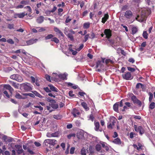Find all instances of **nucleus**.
Here are the masks:
<instances>
[{
  "mask_svg": "<svg viewBox=\"0 0 155 155\" xmlns=\"http://www.w3.org/2000/svg\"><path fill=\"white\" fill-rule=\"evenodd\" d=\"M151 10L150 8H144L142 9L141 13L140 15H138L136 19L140 22H143L146 20L147 16L151 13Z\"/></svg>",
  "mask_w": 155,
  "mask_h": 155,
  "instance_id": "1",
  "label": "nucleus"
},
{
  "mask_svg": "<svg viewBox=\"0 0 155 155\" xmlns=\"http://www.w3.org/2000/svg\"><path fill=\"white\" fill-rule=\"evenodd\" d=\"M68 74L66 73H64L61 74L59 72L58 73H53L52 78L54 79L55 81H58L59 79L60 80H66L67 79Z\"/></svg>",
  "mask_w": 155,
  "mask_h": 155,
  "instance_id": "2",
  "label": "nucleus"
},
{
  "mask_svg": "<svg viewBox=\"0 0 155 155\" xmlns=\"http://www.w3.org/2000/svg\"><path fill=\"white\" fill-rule=\"evenodd\" d=\"M21 89L25 91H31L32 90V86L30 83H25L20 84Z\"/></svg>",
  "mask_w": 155,
  "mask_h": 155,
  "instance_id": "3",
  "label": "nucleus"
},
{
  "mask_svg": "<svg viewBox=\"0 0 155 155\" xmlns=\"http://www.w3.org/2000/svg\"><path fill=\"white\" fill-rule=\"evenodd\" d=\"M105 59H103L102 61H98L96 63V68H98L96 71L100 72L101 69H104V66L103 65V64L104 62Z\"/></svg>",
  "mask_w": 155,
  "mask_h": 155,
  "instance_id": "4",
  "label": "nucleus"
},
{
  "mask_svg": "<svg viewBox=\"0 0 155 155\" xmlns=\"http://www.w3.org/2000/svg\"><path fill=\"white\" fill-rule=\"evenodd\" d=\"M117 120L116 118L114 117H111L110 118V122L108 123L107 128L110 129H111L115 125V123Z\"/></svg>",
  "mask_w": 155,
  "mask_h": 155,
  "instance_id": "5",
  "label": "nucleus"
},
{
  "mask_svg": "<svg viewBox=\"0 0 155 155\" xmlns=\"http://www.w3.org/2000/svg\"><path fill=\"white\" fill-rule=\"evenodd\" d=\"M11 79L19 82H21L23 81L22 78L18 74H14L10 76Z\"/></svg>",
  "mask_w": 155,
  "mask_h": 155,
  "instance_id": "6",
  "label": "nucleus"
},
{
  "mask_svg": "<svg viewBox=\"0 0 155 155\" xmlns=\"http://www.w3.org/2000/svg\"><path fill=\"white\" fill-rule=\"evenodd\" d=\"M122 77L123 79L127 80H129L132 79L133 76L131 75V74L130 72H127L125 74L122 75Z\"/></svg>",
  "mask_w": 155,
  "mask_h": 155,
  "instance_id": "7",
  "label": "nucleus"
},
{
  "mask_svg": "<svg viewBox=\"0 0 155 155\" xmlns=\"http://www.w3.org/2000/svg\"><path fill=\"white\" fill-rule=\"evenodd\" d=\"M134 127L135 130L137 132H139L140 135H142L144 133V129L141 126L134 125Z\"/></svg>",
  "mask_w": 155,
  "mask_h": 155,
  "instance_id": "8",
  "label": "nucleus"
},
{
  "mask_svg": "<svg viewBox=\"0 0 155 155\" xmlns=\"http://www.w3.org/2000/svg\"><path fill=\"white\" fill-rule=\"evenodd\" d=\"M124 16L127 19H130L133 16L132 13L130 10H128L125 12Z\"/></svg>",
  "mask_w": 155,
  "mask_h": 155,
  "instance_id": "9",
  "label": "nucleus"
},
{
  "mask_svg": "<svg viewBox=\"0 0 155 155\" xmlns=\"http://www.w3.org/2000/svg\"><path fill=\"white\" fill-rule=\"evenodd\" d=\"M38 39H32L26 41V44H25L24 45H32L35 43H36L38 41Z\"/></svg>",
  "mask_w": 155,
  "mask_h": 155,
  "instance_id": "10",
  "label": "nucleus"
},
{
  "mask_svg": "<svg viewBox=\"0 0 155 155\" xmlns=\"http://www.w3.org/2000/svg\"><path fill=\"white\" fill-rule=\"evenodd\" d=\"M2 136V139L6 143H7L8 142H10L12 141L13 139L12 138L8 137L3 134Z\"/></svg>",
  "mask_w": 155,
  "mask_h": 155,
  "instance_id": "11",
  "label": "nucleus"
},
{
  "mask_svg": "<svg viewBox=\"0 0 155 155\" xmlns=\"http://www.w3.org/2000/svg\"><path fill=\"white\" fill-rule=\"evenodd\" d=\"M84 132L83 130H79L77 133L76 136L79 139H81L84 137Z\"/></svg>",
  "mask_w": 155,
  "mask_h": 155,
  "instance_id": "12",
  "label": "nucleus"
},
{
  "mask_svg": "<svg viewBox=\"0 0 155 155\" xmlns=\"http://www.w3.org/2000/svg\"><path fill=\"white\" fill-rule=\"evenodd\" d=\"M131 99L134 103L137 104L139 106H141V101L138 100L135 96L133 95L131 97Z\"/></svg>",
  "mask_w": 155,
  "mask_h": 155,
  "instance_id": "13",
  "label": "nucleus"
},
{
  "mask_svg": "<svg viewBox=\"0 0 155 155\" xmlns=\"http://www.w3.org/2000/svg\"><path fill=\"white\" fill-rule=\"evenodd\" d=\"M15 147L17 149V153L19 154L21 153L23 151L22 149V146L19 145H15Z\"/></svg>",
  "mask_w": 155,
  "mask_h": 155,
  "instance_id": "14",
  "label": "nucleus"
},
{
  "mask_svg": "<svg viewBox=\"0 0 155 155\" xmlns=\"http://www.w3.org/2000/svg\"><path fill=\"white\" fill-rule=\"evenodd\" d=\"M94 124L95 126L94 130L95 131H99L101 132L102 131V129L101 128H100V124L98 122H94Z\"/></svg>",
  "mask_w": 155,
  "mask_h": 155,
  "instance_id": "15",
  "label": "nucleus"
},
{
  "mask_svg": "<svg viewBox=\"0 0 155 155\" xmlns=\"http://www.w3.org/2000/svg\"><path fill=\"white\" fill-rule=\"evenodd\" d=\"M104 33L107 38H110L111 36V31L110 29H105L104 31Z\"/></svg>",
  "mask_w": 155,
  "mask_h": 155,
  "instance_id": "16",
  "label": "nucleus"
},
{
  "mask_svg": "<svg viewBox=\"0 0 155 155\" xmlns=\"http://www.w3.org/2000/svg\"><path fill=\"white\" fill-rule=\"evenodd\" d=\"M104 62L107 65H110L114 63V60L113 59H106L105 61H104Z\"/></svg>",
  "mask_w": 155,
  "mask_h": 155,
  "instance_id": "17",
  "label": "nucleus"
},
{
  "mask_svg": "<svg viewBox=\"0 0 155 155\" xmlns=\"http://www.w3.org/2000/svg\"><path fill=\"white\" fill-rule=\"evenodd\" d=\"M72 114L74 117H78L80 115V113L79 112L78 110L75 109H73Z\"/></svg>",
  "mask_w": 155,
  "mask_h": 155,
  "instance_id": "18",
  "label": "nucleus"
},
{
  "mask_svg": "<svg viewBox=\"0 0 155 155\" xmlns=\"http://www.w3.org/2000/svg\"><path fill=\"white\" fill-rule=\"evenodd\" d=\"M10 83L16 89H19L20 87V85L18 83H17L14 81H9Z\"/></svg>",
  "mask_w": 155,
  "mask_h": 155,
  "instance_id": "19",
  "label": "nucleus"
},
{
  "mask_svg": "<svg viewBox=\"0 0 155 155\" xmlns=\"http://www.w3.org/2000/svg\"><path fill=\"white\" fill-rule=\"evenodd\" d=\"M133 146L135 149H136L139 151L140 150H142L143 146L140 143H138L137 145L134 144Z\"/></svg>",
  "mask_w": 155,
  "mask_h": 155,
  "instance_id": "20",
  "label": "nucleus"
},
{
  "mask_svg": "<svg viewBox=\"0 0 155 155\" xmlns=\"http://www.w3.org/2000/svg\"><path fill=\"white\" fill-rule=\"evenodd\" d=\"M87 152L89 153V155H94L95 152V150L94 148L91 146L89 148V150L87 151Z\"/></svg>",
  "mask_w": 155,
  "mask_h": 155,
  "instance_id": "21",
  "label": "nucleus"
},
{
  "mask_svg": "<svg viewBox=\"0 0 155 155\" xmlns=\"http://www.w3.org/2000/svg\"><path fill=\"white\" fill-rule=\"evenodd\" d=\"M27 13L25 14V12L17 14L15 15V18H17V17H18L19 18H22L25 16V15H27Z\"/></svg>",
  "mask_w": 155,
  "mask_h": 155,
  "instance_id": "22",
  "label": "nucleus"
},
{
  "mask_svg": "<svg viewBox=\"0 0 155 155\" xmlns=\"http://www.w3.org/2000/svg\"><path fill=\"white\" fill-rule=\"evenodd\" d=\"M54 31L57 34H59L62 36L64 37V35L63 33L57 27H54Z\"/></svg>",
  "mask_w": 155,
  "mask_h": 155,
  "instance_id": "23",
  "label": "nucleus"
},
{
  "mask_svg": "<svg viewBox=\"0 0 155 155\" xmlns=\"http://www.w3.org/2000/svg\"><path fill=\"white\" fill-rule=\"evenodd\" d=\"M44 17L41 16L38 17L36 19V21L38 23L41 24L44 21Z\"/></svg>",
  "mask_w": 155,
  "mask_h": 155,
  "instance_id": "24",
  "label": "nucleus"
},
{
  "mask_svg": "<svg viewBox=\"0 0 155 155\" xmlns=\"http://www.w3.org/2000/svg\"><path fill=\"white\" fill-rule=\"evenodd\" d=\"M15 97L18 99H25V96H23L22 95H22H20L18 93H16L15 95Z\"/></svg>",
  "mask_w": 155,
  "mask_h": 155,
  "instance_id": "25",
  "label": "nucleus"
},
{
  "mask_svg": "<svg viewBox=\"0 0 155 155\" xmlns=\"http://www.w3.org/2000/svg\"><path fill=\"white\" fill-rule=\"evenodd\" d=\"M49 105L54 110L56 109L58 107V105L55 103L49 104Z\"/></svg>",
  "mask_w": 155,
  "mask_h": 155,
  "instance_id": "26",
  "label": "nucleus"
},
{
  "mask_svg": "<svg viewBox=\"0 0 155 155\" xmlns=\"http://www.w3.org/2000/svg\"><path fill=\"white\" fill-rule=\"evenodd\" d=\"M108 18L109 15L108 14H105L104 17L102 18V22L103 23H104L108 19Z\"/></svg>",
  "mask_w": 155,
  "mask_h": 155,
  "instance_id": "27",
  "label": "nucleus"
},
{
  "mask_svg": "<svg viewBox=\"0 0 155 155\" xmlns=\"http://www.w3.org/2000/svg\"><path fill=\"white\" fill-rule=\"evenodd\" d=\"M119 104L118 103L115 104L113 106V109L114 110L117 112H118V107Z\"/></svg>",
  "mask_w": 155,
  "mask_h": 155,
  "instance_id": "28",
  "label": "nucleus"
},
{
  "mask_svg": "<svg viewBox=\"0 0 155 155\" xmlns=\"http://www.w3.org/2000/svg\"><path fill=\"white\" fill-rule=\"evenodd\" d=\"M113 142L114 143L116 144H120L121 141L120 139L118 138L115 139L113 141Z\"/></svg>",
  "mask_w": 155,
  "mask_h": 155,
  "instance_id": "29",
  "label": "nucleus"
},
{
  "mask_svg": "<svg viewBox=\"0 0 155 155\" xmlns=\"http://www.w3.org/2000/svg\"><path fill=\"white\" fill-rule=\"evenodd\" d=\"M81 105L86 110H89V108L87 107V104L86 103L84 102H81Z\"/></svg>",
  "mask_w": 155,
  "mask_h": 155,
  "instance_id": "30",
  "label": "nucleus"
},
{
  "mask_svg": "<svg viewBox=\"0 0 155 155\" xmlns=\"http://www.w3.org/2000/svg\"><path fill=\"white\" fill-rule=\"evenodd\" d=\"M49 86L50 87V89L53 91L57 92L58 91V89L52 85H50Z\"/></svg>",
  "mask_w": 155,
  "mask_h": 155,
  "instance_id": "31",
  "label": "nucleus"
},
{
  "mask_svg": "<svg viewBox=\"0 0 155 155\" xmlns=\"http://www.w3.org/2000/svg\"><path fill=\"white\" fill-rule=\"evenodd\" d=\"M22 95L23 96H25V98H26V97L28 96H29L31 97H35L34 95L31 93H23L22 94Z\"/></svg>",
  "mask_w": 155,
  "mask_h": 155,
  "instance_id": "32",
  "label": "nucleus"
},
{
  "mask_svg": "<svg viewBox=\"0 0 155 155\" xmlns=\"http://www.w3.org/2000/svg\"><path fill=\"white\" fill-rule=\"evenodd\" d=\"M67 36L69 38L71 41H73L74 40V37L72 34L70 33H68L67 35Z\"/></svg>",
  "mask_w": 155,
  "mask_h": 155,
  "instance_id": "33",
  "label": "nucleus"
},
{
  "mask_svg": "<svg viewBox=\"0 0 155 155\" xmlns=\"http://www.w3.org/2000/svg\"><path fill=\"white\" fill-rule=\"evenodd\" d=\"M50 143L49 144L52 145H54L57 143V141L55 140L49 139Z\"/></svg>",
  "mask_w": 155,
  "mask_h": 155,
  "instance_id": "34",
  "label": "nucleus"
},
{
  "mask_svg": "<svg viewBox=\"0 0 155 155\" xmlns=\"http://www.w3.org/2000/svg\"><path fill=\"white\" fill-rule=\"evenodd\" d=\"M68 85L69 86H71L74 89H76L78 87V86L77 85H74L71 83H68Z\"/></svg>",
  "mask_w": 155,
  "mask_h": 155,
  "instance_id": "35",
  "label": "nucleus"
},
{
  "mask_svg": "<svg viewBox=\"0 0 155 155\" xmlns=\"http://www.w3.org/2000/svg\"><path fill=\"white\" fill-rule=\"evenodd\" d=\"M96 150L97 151H100L101 149V145L99 144H97L95 147Z\"/></svg>",
  "mask_w": 155,
  "mask_h": 155,
  "instance_id": "36",
  "label": "nucleus"
},
{
  "mask_svg": "<svg viewBox=\"0 0 155 155\" xmlns=\"http://www.w3.org/2000/svg\"><path fill=\"white\" fill-rule=\"evenodd\" d=\"M84 46V45L83 44H81L78 48H75V50H76V51H80L83 48Z\"/></svg>",
  "mask_w": 155,
  "mask_h": 155,
  "instance_id": "37",
  "label": "nucleus"
},
{
  "mask_svg": "<svg viewBox=\"0 0 155 155\" xmlns=\"http://www.w3.org/2000/svg\"><path fill=\"white\" fill-rule=\"evenodd\" d=\"M54 37V35L52 34H49L45 37V40H48L50 39H52Z\"/></svg>",
  "mask_w": 155,
  "mask_h": 155,
  "instance_id": "38",
  "label": "nucleus"
},
{
  "mask_svg": "<svg viewBox=\"0 0 155 155\" xmlns=\"http://www.w3.org/2000/svg\"><path fill=\"white\" fill-rule=\"evenodd\" d=\"M101 144L102 145V147L104 148L107 151L108 150V147L106 145V144L105 143H101Z\"/></svg>",
  "mask_w": 155,
  "mask_h": 155,
  "instance_id": "39",
  "label": "nucleus"
},
{
  "mask_svg": "<svg viewBox=\"0 0 155 155\" xmlns=\"http://www.w3.org/2000/svg\"><path fill=\"white\" fill-rule=\"evenodd\" d=\"M47 100L48 102L51 103H56V101L54 100L51 99L49 97L47 98Z\"/></svg>",
  "mask_w": 155,
  "mask_h": 155,
  "instance_id": "40",
  "label": "nucleus"
},
{
  "mask_svg": "<svg viewBox=\"0 0 155 155\" xmlns=\"http://www.w3.org/2000/svg\"><path fill=\"white\" fill-rule=\"evenodd\" d=\"M90 27V23L89 22L84 23L83 25V27L84 28H88Z\"/></svg>",
  "mask_w": 155,
  "mask_h": 155,
  "instance_id": "41",
  "label": "nucleus"
},
{
  "mask_svg": "<svg viewBox=\"0 0 155 155\" xmlns=\"http://www.w3.org/2000/svg\"><path fill=\"white\" fill-rule=\"evenodd\" d=\"M53 117L57 120H59L61 119L62 116L60 114L54 115L53 116Z\"/></svg>",
  "mask_w": 155,
  "mask_h": 155,
  "instance_id": "42",
  "label": "nucleus"
},
{
  "mask_svg": "<svg viewBox=\"0 0 155 155\" xmlns=\"http://www.w3.org/2000/svg\"><path fill=\"white\" fill-rule=\"evenodd\" d=\"M155 107V104L154 102H151L149 105V108L151 109H153Z\"/></svg>",
  "mask_w": 155,
  "mask_h": 155,
  "instance_id": "43",
  "label": "nucleus"
},
{
  "mask_svg": "<svg viewBox=\"0 0 155 155\" xmlns=\"http://www.w3.org/2000/svg\"><path fill=\"white\" fill-rule=\"evenodd\" d=\"M51 41H54L56 43H58L59 42V39L56 37L53 38H52Z\"/></svg>",
  "mask_w": 155,
  "mask_h": 155,
  "instance_id": "44",
  "label": "nucleus"
},
{
  "mask_svg": "<svg viewBox=\"0 0 155 155\" xmlns=\"http://www.w3.org/2000/svg\"><path fill=\"white\" fill-rule=\"evenodd\" d=\"M148 94L149 96V102H151L153 97V94L151 92H149Z\"/></svg>",
  "mask_w": 155,
  "mask_h": 155,
  "instance_id": "45",
  "label": "nucleus"
},
{
  "mask_svg": "<svg viewBox=\"0 0 155 155\" xmlns=\"http://www.w3.org/2000/svg\"><path fill=\"white\" fill-rule=\"evenodd\" d=\"M33 93L36 96L40 98H42V96L40 94L37 92V91H34Z\"/></svg>",
  "mask_w": 155,
  "mask_h": 155,
  "instance_id": "46",
  "label": "nucleus"
},
{
  "mask_svg": "<svg viewBox=\"0 0 155 155\" xmlns=\"http://www.w3.org/2000/svg\"><path fill=\"white\" fill-rule=\"evenodd\" d=\"M81 154L82 155H86V151L84 148H83L81 151Z\"/></svg>",
  "mask_w": 155,
  "mask_h": 155,
  "instance_id": "47",
  "label": "nucleus"
},
{
  "mask_svg": "<svg viewBox=\"0 0 155 155\" xmlns=\"http://www.w3.org/2000/svg\"><path fill=\"white\" fill-rule=\"evenodd\" d=\"M132 32L133 35L135 34L137 31V28L135 27H134L132 28Z\"/></svg>",
  "mask_w": 155,
  "mask_h": 155,
  "instance_id": "48",
  "label": "nucleus"
},
{
  "mask_svg": "<svg viewBox=\"0 0 155 155\" xmlns=\"http://www.w3.org/2000/svg\"><path fill=\"white\" fill-rule=\"evenodd\" d=\"M148 34L146 31H144L143 34V37L146 39L148 38Z\"/></svg>",
  "mask_w": 155,
  "mask_h": 155,
  "instance_id": "49",
  "label": "nucleus"
},
{
  "mask_svg": "<svg viewBox=\"0 0 155 155\" xmlns=\"http://www.w3.org/2000/svg\"><path fill=\"white\" fill-rule=\"evenodd\" d=\"M76 134L74 133H71L70 134L68 135L67 137L68 139H70L72 137H75Z\"/></svg>",
  "mask_w": 155,
  "mask_h": 155,
  "instance_id": "50",
  "label": "nucleus"
},
{
  "mask_svg": "<svg viewBox=\"0 0 155 155\" xmlns=\"http://www.w3.org/2000/svg\"><path fill=\"white\" fill-rule=\"evenodd\" d=\"M59 132L58 131L52 133V137H58L59 135Z\"/></svg>",
  "mask_w": 155,
  "mask_h": 155,
  "instance_id": "51",
  "label": "nucleus"
},
{
  "mask_svg": "<svg viewBox=\"0 0 155 155\" xmlns=\"http://www.w3.org/2000/svg\"><path fill=\"white\" fill-rule=\"evenodd\" d=\"M4 86L0 85V95L4 91Z\"/></svg>",
  "mask_w": 155,
  "mask_h": 155,
  "instance_id": "52",
  "label": "nucleus"
},
{
  "mask_svg": "<svg viewBox=\"0 0 155 155\" xmlns=\"http://www.w3.org/2000/svg\"><path fill=\"white\" fill-rule=\"evenodd\" d=\"M45 77L47 81L49 82L51 81V77L48 74H46Z\"/></svg>",
  "mask_w": 155,
  "mask_h": 155,
  "instance_id": "53",
  "label": "nucleus"
},
{
  "mask_svg": "<svg viewBox=\"0 0 155 155\" xmlns=\"http://www.w3.org/2000/svg\"><path fill=\"white\" fill-rule=\"evenodd\" d=\"M58 15L61 16L62 15V14L61 13V12L63 11V9L62 8H60L58 10Z\"/></svg>",
  "mask_w": 155,
  "mask_h": 155,
  "instance_id": "54",
  "label": "nucleus"
},
{
  "mask_svg": "<svg viewBox=\"0 0 155 155\" xmlns=\"http://www.w3.org/2000/svg\"><path fill=\"white\" fill-rule=\"evenodd\" d=\"M14 143H9L8 144V145L9 146L8 147V149L9 150H11L12 149H13V146H14Z\"/></svg>",
  "mask_w": 155,
  "mask_h": 155,
  "instance_id": "55",
  "label": "nucleus"
},
{
  "mask_svg": "<svg viewBox=\"0 0 155 155\" xmlns=\"http://www.w3.org/2000/svg\"><path fill=\"white\" fill-rule=\"evenodd\" d=\"M84 57L83 56L80 57V58H77V60L78 61H83Z\"/></svg>",
  "mask_w": 155,
  "mask_h": 155,
  "instance_id": "56",
  "label": "nucleus"
},
{
  "mask_svg": "<svg viewBox=\"0 0 155 155\" xmlns=\"http://www.w3.org/2000/svg\"><path fill=\"white\" fill-rule=\"evenodd\" d=\"M89 37V34H87L85 35L84 37V40L83 41L84 42H86L88 40Z\"/></svg>",
  "mask_w": 155,
  "mask_h": 155,
  "instance_id": "57",
  "label": "nucleus"
},
{
  "mask_svg": "<svg viewBox=\"0 0 155 155\" xmlns=\"http://www.w3.org/2000/svg\"><path fill=\"white\" fill-rule=\"evenodd\" d=\"M127 68L128 71L132 72H133L135 71V69L130 67H127Z\"/></svg>",
  "mask_w": 155,
  "mask_h": 155,
  "instance_id": "58",
  "label": "nucleus"
},
{
  "mask_svg": "<svg viewBox=\"0 0 155 155\" xmlns=\"http://www.w3.org/2000/svg\"><path fill=\"white\" fill-rule=\"evenodd\" d=\"M4 88L9 90L10 88L11 87V86L9 84H5L4 85Z\"/></svg>",
  "mask_w": 155,
  "mask_h": 155,
  "instance_id": "59",
  "label": "nucleus"
},
{
  "mask_svg": "<svg viewBox=\"0 0 155 155\" xmlns=\"http://www.w3.org/2000/svg\"><path fill=\"white\" fill-rule=\"evenodd\" d=\"M49 139L45 140L44 142V144L45 145L48 146V144H49Z\"/></svg>",
  "mask_w": 155,
  "mask_h": 155,
  "instance_id": "60",
  "label": "nucleus"
},
{
  "mask_svg": "<svg viewBox=\"0 0 155 155\" xmlns=\"http://www.w3.org/2000/svg\"><path fill=\"white\" fill-rule=\"evenodd\" d=\"M7 41L8 43L11 44H14V42L13 40L11 39H8L7 40Z\"/></svg>",
  "mask_w": 155,
  "mask_h": 155,
  "instance_id": "61",
  "label": "nucleus"
},
{
  "mask_svg": "<svg viewBox=\"0 0 155 155\" xmlns=\"http://www.w3.org/2000/svg\"><path fill=\"white\" fill-rule=\"evenodd\" d=\"M28 152L31 155H33L34 154V153L32 150H31L29 148L27 150Z\"/></svg>",
  "mask_w": 155,
  "mask_h": 155,
  "instance_id": "62",
  "label": "nucleus"
},
{
  "mask_svg": "<svg viewBox=\"0 0 155 155\" xmlns=\"http://www.w3.org/2000/svg\"><path fill=\"white\" fill-rule=\"evenodd\" d=\"M75 149V148L74 147H71V148L70 150V153L71 154H73L74 153Z\"/></svg>",
  "mask_w": 155,
  "mask_h": 155,
  "instance_id": "63",
  "label": "nucleus"
},
{
  "mask_svg": "<svg viewBox=\"0 0 155 155\" xmlns=\"http://www.w3.org/2000/svg\"><path fill=\"white\" fill-rule=\"evenodd\" d=\"M47 109L48 110H49V112H51L53 111V110L51 108V107L49 106H48L46 107Z\"/></svg>",
  "mask_w": 155,
  "mask_h": 155,
  "instance_id": "64",
  "label": "nucleus"
}]
</instances>
